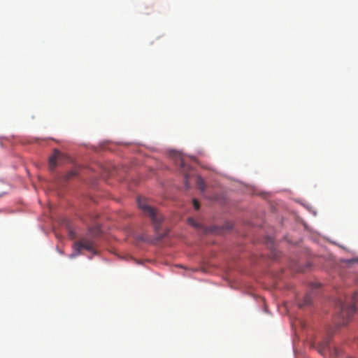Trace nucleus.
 <instances>
[{
	"mask_svg": "<svg viewBox=\"0 0 358 358\" xmlns=\"http://www.w3.org/2000/svg\"><path fill=\"white\" fill-rule=\"evenodd\" d=\"M355 295L349 299H343L340 296L336 305L339 307V317L341 319V324L345 325L356 311L355 306Z\"/></svg>",
	"mask_w": 358,
	"mask_h": 358,
	"instance_id": "1",
	"label": "nucleus"
},
{
	"mask_svg": "<svg viewBox=\"0 0 358 358\" xmlns=\"http://www.w3.org/2000/svg\"><path fill=\"white\" fill-rule=\"evenodd\" d=\"M139 208L143 213L149 217L154 225L155 231L158 233V230L164 217L155 208L148 205L146 199L139 197L137 200Z\"/></svg>",
	"mask_w": 358,
	"mask_h": 358,
	"instance_id": "2",
	"label": "nucleus"
},
{
	"mask_svg": "<svg viewBox=\"0 0 358 358\" xmlns=\"http://www.w3.org/2000/svg\"><path fill=\"white\" fill-rule=\"evenodd\" d=\"M73 248L74 253L71 255V257L78 255L82 250H86L93 255L96 253L94 241L87 238H82L78 241L75 242Z\"/></svg>",
	"mask_w": 358,
	"mask_h": 358,
	"instance_id": "3",
	"label": "nucleus"
},
{
	"mask_svg": "<svg viewBox=\"0 0 358 358\" xmlns=\"http://www.w3.org/2000/svg\"><path fill=\"white\" fill-rule=\"evenodd\" d=\"M313 300L311 292H298L296 296V304L299 308L309 306Z\"/></svg>",
	"mask_w": 358,
	"mask_h": 358,
	"instance_id": "4",
	"label": "nucleus"
},
{
	"mask_svg": "<svg viewBox=\"0 0 358 358\" xmlns=\"http://www.w3.org/2000/svg\"><path fill=\"white\" fill-rule=\"evenodd\" d=\"M63 154L58 150L55 149L53 155L49 159V168L51 171H53L57 166L58 161L63 158Z\"/></svg>",
	"mask_w": 358,
	"mask_h": 358,
	"instance_id": "5",
	"label": "nucleus"
},
{
	"mask_svg": "<svg viewBox=\"0 0 358 358\" xmlns=\"http://www.w3.org/2000/svg\"><path fill=\"white\" fill-rule=\"evenodd\" d=\"M180 165L182 169V171L184 174V177H185V185L188 187L189 185L187 183V180H188V178H189V174L187 173L186 166L185 164L184 160L182 159H180ZM187 169H189V167H187Z\"/></svg>",
	"mask_w": 358,
	"mask_h": 358,
	"instance_id": "6",
	"label": "nucleus"
},
{
	"mask_svg": "<svg viewBox=\"0 0 358 358\" xmlns=\"http://www.w3.org/2000/svg\"><path fill=\"white\" fill-rule=\"evenodd\" d=\"M196 186L201 191H204L206 188L205 182L203 178L200 176L196 178Z\"/></svg>",
	"mask_w": 358,
	"mask_h": 358,
	"instance_id": "7",
	"label": "nucleus"
},
{
	"mask_svg": "<svg viewBox=\"0 0 358 358\" xmlns=\"http://www.w3.org/2000/svg\"><path fill=\"white\" fill-rule=\"evenodd\" d=\"M187 221H188L189 224L192 225V227H194L196 229H203L202 224L201 223L198 222L194 218L190 217L188 219Z\"/></svg>",
	"mask_w": 358,
	"mask_h": 358,
	"instance_id": "8",
	"label": "nucleus"
},
{
	"mask_svg": "<svg viewBox=\"0 0 358 358\" xmlns=\"http://www.w3.org/2000/svg\"><path fill=\"white\" fill-rule=\"evenodd\" d=\"M78 174L77 171L76 170H72V171H69L66 176H65V180H70L73 178H74L75 176H76Z\"/></svg>",
	"mask_w": 358,
	"mask_h": 358,
	"instance_id": "9",
	"label": "nucleus"
},
{
	"mask_svg": "<svg viewBox=\"0 0 358 358\" xmlns=\"http://www.w3.org/2000/svg\"><path fill=\"white\" fill-rule=\"evenodd\" d=\"M192 203H193V206H194L195 210H199V209L200 203H199V201L197 199H194L192 200Z\"/></svg>",
	"mask_w": 358,
	"mask_h": 358,
	"instance_id": "10",
	"label": "nucleus"
},
{
	"mask_svg": "<svg viewBox=\"0 0 358 358\" xmlns=\"http://www.w3.org/2000/svg\"><path fill=\"white\" fill-rule=\"evenodd\" d=\"M327 345V343L322 344V345L319 348L318 351L320 354H322L323 352V350H324V348L326 347V345Z\"/></svg>",
	"mask_w": 358,
	"mask_h": 358,
	"instance_id": "11",
	"label": "nucleus"
},
{
	"mask_svg": "<svg viewBox=\"0 0 358 358\" xmlns=\"http://www.w3.org/2000/svg\"><path fill=\"white\" fill-rule=\"evenodd\" d=\"M69 235L72 238H74L76 237L74 233L72 231H69Z\"/></svg>",
	"mask_w": 358,
	"mask_h": 358,
	"instance_id": "12",
	"label": "nucleus"
},
{
	"mask_svg": "<svg viewBox=\"0 0 358 358\" xmlns=\"http://www.w3.org/2000/svg\"><path fill=\"white\" fill-rule=\"evenodd\" d=\"M164 236H165V234H158V238H159V239H161V238H162Z\"/></svg>",
	"mask_w": 358,
	"mask_h": 358,
	"instance_id": "13",
	"label": "nucleus"
},
{
	"mask_svg": "<svg viewBox=\"0 0 358 358\" xmlns=\"http://www.w3.org/2000/svg\"><path fill=\"white\" fill-rule=\"evenodd\" d=\"M274 288L275 289H280V287H275Z\"/></svg>",
	"mask_w": 358,
	"mask_h": 358,
	"instance_id": "14",
	"label": "nucleus"
}]
</instances>
